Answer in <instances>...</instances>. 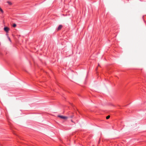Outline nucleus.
<instances>
[{
	"mask_svg": "<svg viewBox=\"0 0 146 146\" xmlns=\"http://www.w3.org/2000/svg\"><path fill=\"white\" fill-rule=\"evenodd\" d=\"M58 117L64 119H66L68 118V117H67L61 115H58Z\"/></svg>",
	"mask_w": 146,
	"mask_h": 146,
	"instance_id": "nucleus-1",
	"label": "nucleus"
},
{
	"mask_svg": "<svg viewBox=\"0 0 146 146\" xmlns=\"http://www.w3.org/2000/svg\"><path fill=\"white\" fill-rule=\"evenodd\" d=\"M4 30L7 33H8L9 31V29L7 27H5L4 28Z\"/></svg>",
	"mask_w": 146,
	"mask_h": 146,
	"instance_id": "nucleus-2",
	"label": "nucleus"
},
{
	"mask_svg": "<svg viewBox=\"0 0 146 146\" xmlns=\"http://www.w3.org/2000/svg\"><path fill=\"white\" fill-rule=\"evenodd\" d=\"M62 26L61 25H60L57 28V30L59 31L61 30V29H62Z\"/></svg>",
	"mask_w": 146,
	"mask_h": 146,
	"instance_id": "nucleus-3",
	"label": "nucleus"
},
{
	"mask_svg": "<svg viewBox=\"0 0 146 146\" xmlns=\"http://www.w3.org/2000/svg\"><path fill=\"white\" fill-rule=\"evenodd\" d=\"M7 3L9 5H12V3L10 2V1H8L7 2Z\"/></svg>",
	"mask_w": 146,
	"mask_h": 146,
	"instance_id": "nucleus-4",
	"label": "nucleus"
},
{
	"mask_svg": "<svg viewBox=\"0 0 146 146\" xmlns=\"http://www.w3.org/2000/svg\"><path fill=\"white\" fill-rule=\"evenodd\" d=\"M16 26V25L15 23L13 24V27H15Z\"/></svg>",
	"mask_w": 146,
	"mask_h": 146,
	"instance_id": "nucleus-5",
	"label": "nucleus"
},
{
	"mask_svg": "<svg viewBox=\"0 0 146 146\" xmlns=\"http://www.w3.org/2000/svg\"><path fill=\"white\" fill-rule=\"evenodd\" d=\"M110 115H108V116H107L106 117V119H109L110 118Z\"/></svg>",
	"mask_w": 146,
	"mask_h": 146,
	"instance_id": "nucleus-6",
	"label": "nucleus"
},
{
	"mask_svg": "<svg viewBox=\"0 0 146 146\" xmlns=\"http://www.w3.org/2000/svg\"><path fill=\"white\" fill-rule=\"evenodd\" d=\"M8 39L10 41V42H11V39L9 37H8Z\"/></svg>",
	"mask_w": 146,
	"mask_h": 146,
	"instance_id": "nucleus-7",
	"label": "nucleus"
}]
</instances>
